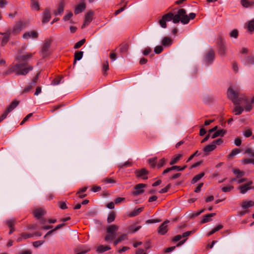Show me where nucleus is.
<instances>
[{"label":"nucleus","mask_w":254,"mask_h":254,"mask_svg":"<svg viewBox=\"0 0 254 254\" xmlns=\"http://www.w3.org/2000/svg\"><path fill=\"white\" fill-rule=\"evenodd\" d=\"M32 57V54L26 53L25 55H18L15 57L18 63L11 65L9 69L3 72L4 76L14 73L16 75H26L33 69V66L26 62Z\"/></svg>","instance_id":"nucleus-1"},{"label":"nucleus","mask_w":254,"mask_h":254,"mask_svg":"<svg viewBox=\"0 0 254 254\" xmlns=\"http://www.w3.org/2000/svg\"><path fill=\"white\" fill-rule=\"evenodd\" d=\"M162 17L166 22L172 20L174 23H178L181 21L183 24H186L189 22L186 10L183 8L179 9L175 15L170 12L164 14Z\"/></svg>","instance_id":"nucleus-2"},{"label":"nucleus","mask_w":254,"mask_h":254,"mask_svg":"<svg viewBox=\"0 0 254 254\" xmlns=\"http://www.w3.org/2000/svg\"><path fill=\"white\" fill-rule=\"evenodd\" d=\"M239 91L233 90L231 87L228 89V97L232 101L235 105H239L241 104L240 100L238 99Z\"/></svg>","instance_id":"nucleus-3"},{"label":"nucleus","mask_w":254,"mask_h":254,"mask_svg":"<svg viewBox=\"0 0 254 254\" xmlns=\"http://www.w3.org/2000/svg\"><path fill=\"white\" fill-rule=\"evenodd\" d=\"M215 59V53L213 50L210 49L205 55L204 61L207 64H211Z\"/></svg>","instance_id":"nucleus-4"},{"label":"nucleus","mask_w":254,"mask_h":254,"mask_svg":"<svg viewBox=\"0 0 254 254\" xmlns=\"http://www.w3.org/2000/svg\"><path fill=\"white\" fill-rule=\"evenodd\" d=\"M134 173L137 178H141L143 180H147L148 179L147 175L149 172L145 168L136 170L135 171Z\"/></svg>","instance_id":"nucleus-5"},{"label":"nucleus","mask_w":254,"mask_h":254,"mask_svg":"<svg viewBox=\"0 0 254 254\" xmlns=\"http://www.w3.org/2000/svg\"><path fill=\"white\" fill-rule=\"evenodd\" d=\"M218 54L221 56H224L226 54V47L224 44L222 38L220 37L217 42Z\"/></svg>","instance_id":"nucleus-6"},{"label":"nucleus","mask_w":254,"mask_h":254,"mask_svg":"<svg viewBox=\"0 0 254 254\" xmlns=\"http://www.w3.org/2000/svg\"><path fill=\"white\" fill-rule=\"evenodd\" d=\"M25 27V25L21 22L19 21L14 25L11 34L14 35L18 34Z\"/></svg>","instance_id":"nucleus-7"},{"label":"nucleus","mask_w":254,"mask_h":254,"mask_svg":"<svg viewBox=\"0 0 254 254\" xmlns=\"http://www.w3.org/2000/svg\"><path fill=\"white\" fill-rule=\"evenodd\" d=\"M51 42L50 40H47L43 45L41 53L43 57H46L49 55V50L50 47Z\"/></svg>","instance_id":"nucleus-8"},{"label":"nucleus","mask_w":254,"mask_h":254,"mask_svg":"<svg viewBox=\"0 0 254 254\" xmlns=\"http://www.w3.org/2000/svg\"><path fill=\"white\" fill-rule=\"evenodd\" d=\"M170 222L168 220L162 223L158 228V233L160 235H164L168 232L167 224Z\"/></svg>","instance_id":"nucleus-9"},{"label":"nucleus","mask_w":254,"mask_h":254,"mask_svg":"<svg viewBox=\"0 0 254 254\" xmlns=\"http://www.w3.org/2000/svg\"><path fill=\"white\" fill-rule=\"evenodd\" d=\"M146 187L144 184H138L134 187L135 191L132 192V194L136 196L144 192L143 188Z\"/></svg>","instance_id":"nucleus-10"},{"label":"nucleus","mask_w":254,"mask_h":254,"mask_svg":"<svg viewBox=\"0 0 254 254\" xmlns=\"http://www.w3.org/2000/svg\"><path fill=\"white\" fill-rule=\"evenodd\" d=\"M38 33L36 31H27L25 32L23 35L22 38L24 39H29V38H33L36 39L38 37Z\"/></svg>","instance_id":"nucleus-11"},{"label":"nucleus","mask_w":254,"mask_h":254,"mask_svg":"<svg viewBox=\"0 0 254 254\" xmlns=\"http://www.w3.org/2000/svg\"><path fill=\"white\" fill-rule=\"evenodd\" d=\"M51 16L49 10L46 9L42 13V22L43 24L48 22L51 19Z\"/></svg>","instance_id":"nucleus-12"},{"label":"nucleus","mask_w":254,"mask_h":254,"mask_svg":"<svg viewBox=\"0 0 254 254\" xmlns=\"http://www.w3.org/2000/svg\"><path fill=\"white\" fill-rule=\"evenodd\" d=\"M93 12L92 11H89L87 13L85 17V20L84 23L81 26L82 28H83L86 26L88 25L92 20Z\"/></svg>","instance_id":"nucleus-13"},{"label":"nucleus","mask_w":254,"mask_h":254,"mask_svg":"<svg viewBox=\"0 0 254 254\" xmlns=\"http://www.w3.org/2000/svg\"><path fill=\"white\" fill-rule=\"evenodd\" d=\"M253 184L252 181H250L244 185L240 186V192L241 193H245L248 190L254 189V187H251L250 186Z\"/></svg>","instance_id":"nucleus-14"},{"label":"nucleus","mask_w":254,"mask_h":254,"mask_svg":"<svg viewBox=\"0 0 254 254\" xmlns=\"http://www.w3.org/2000/svg\"><path fill=\"white\" fill-rule=\"evenodd\" d=\"M193 233V231H187L185 233H184L182 236V237L183 238H184L185 239L181 241H180L176 245V247H180L181 246H182L183 244H184L185 242L187 241V240L188 239V237L190 236L191 234Z\"/></svg>","instance_id":"nucleus-15"},{"label":"nucleus","mask_w":254,"mask_h":254,"mask_svg":"<svg viewBox=\"0 0 254 254\" xmlns=\"http://www.w3.org/2000/svg\"><path fill=\"white\" fill-rule=\"evenodd\" d=\"M64 0H62L59 3L57 9L54 11L55 15H58L61 14L64 11Z\"/></svg>","instance_id":"nucleus-16"},{"label":"nucleus","mask_w":254,"mask_h":254,"mask_svg":"<svg viewBox=\"0 0 254 254\" xmlns=\"http://www.w3.org/2000/svg\"><path fill=\"white\" fill-rule=\"evenodd\" d=\"M0 34L4 35L3 38L1 40V45L3 46L8 42L11 33L9 30H8L5 33H1Z\"/></svg>","instance_id":"nucleus-17"},{"label":"nucleus","mask_w":254,"mask_h":254,"mask_svg":"<svg viewBox=\"0 0 254 254\" xmlns=\"http://www.w3.org/2000/svg\"><path fill=\"white\" fill-rule=\"evenodd\" d=\"M33 237L32 234H28L26 233H22L20 234V236L17 239L16 241L18 243L21 242L23 239H27L28 238Z\"/></svg>","instance_id":"nucleus-18"},{"label":"nucleus","mask_w":254,"mask_h":254,"mask_svg":"<svg viewBox=\"0 0 254 254\" xmlns=\"http://www.w3.org/2000/svg\"><path fill=\"white\" fill-rule=\"evenodd\" d=\"M33 213L35 217L41 220L42 216L44 214V211L41 208H39L35 210Z\"/></svg>","instance_id":"nucleus-19"},{"label":"nucleus","mask_w":254,"mask_h":254,"mask_svg":"<svg viewBox=\"0 0 254 254\" xmlns=\"http://www.w3.org/2000/svg\"><path fill=\"white\" fill-rule=\"evenodd\" d=\"M216 213H210L205 215L201 221V223L203 224L211 221V217L215 216Z\"/></svg>","instance_id":"nucleus-20"},{"label":"nucleus","mask_w":254,"mask_h":254,"mask_svg":"<svg viewBox=\"0 0 254 254\" xmlns=\"http://www.w3.org/2000/svg\"><path fill=\"white\" fill-rule=\"evenodd\" d=\"M85 4L84 3L79 4L75 8V14H77L81 13L83 10H84L85 9Z\"/></svg>","instance_id":"nucleus-21"},{"label":"nucleus","mask_w":254,"mask_h":254,"mask_svg":"<svg viewBox=\"0 0 254 254\" xmlns=\"http://www.w3.org/2000/svg\"><path fill=\"white\" fill-rule=\"evenodd\" d=\"M118 226L116 225H112L107 228V232L108 234H116L118 230Z\"/></svg>","instance_id":"nucleus-22"},{"label":"nucleus","mask_w":254,"mask_h":254,"mask_svg":"<svg viewBox=\"0 0 254 254\" xmlns=\"http://www.w3.org/2000/svg\"><path fill=\"white\" fill-rule=\"evenodd\" d=\"M19 104V102L16 100L13 101L5 111L8 113L14 110Z\"/></svg>","instance_id":"nucleus-23"},{"label":"nucleus","mask_w":254,"mask_h":254,"mask_svg":"<svg viewBox=\"0 0 254 254\" xmlns=\"http://www.w3.org/2000/svg\"><path fill=\"white\" fill-rule=\"evenodd\" d=\"M226 133V131L223 129H219L214 132L211 136L212 138H215L218 136H223Z\"/></svg>","instance_id":"nucleus-24"},{"label":"nucleus","mask_w":254,"mask_h":254,"mask_svg":"<svg viewBox=\"0 0 254 254\" xmlns=\"http://www.w3.org/2000/svg\"><path fill=\"white\" fill-rule=\"evenodd\" d=\"M83 52L82 51H76L74 55V62L73 65H75L76 63V61L81 60L83 57Z\"/></svg>","instance_id":"nucleus-25"},{"label":"nucleus","mask_w":254,"mask_h":254,"mask_svg":"<svg viewBox=\"0 0 254 254\" xmlns=\"http://www.w3.org/2000/svg\"><path fill=\"white\" fill-rule=\"evenodd\" d=\"M162 44L165 47H168L172 45V41L170 38L168 37H165L162 39Z\"/></svg>","instance_id":"nucleus-26"},{"label":"nucleus","mask_w":254,"mask_h":254,"mask_svg":"<svg viewBox=\"0 0 254 254\" xmlns=\"http://www.w3.org/2000/svg\"><path fill=\"white\" fill-rule=\"evenodd\" d=\"M31 8L36 10L39 11L40 10V5L39 4V2L37 0H31Z\"/></svg>","instance_id":"nucleus-27"},{"label":"nucleus","mask_w":254,"mask_h":254,"mask_svg":"<svg viewBox=\"0 0 254 254\" xmlns=\"http://www.w3.org/2000/svg\"><path fill=\"white\" fill-rule=\"evenodd\" d=\"M254 206V202L253 201H245L242 203V207L243 209H247Z\"/></svg>","instance_id":"nucleus-28"},{"label":"nucleus","mask_w":254,"mask_h":254,"mask_svg":"<svg viewBox=\"0 0 254 254\" xmlns=\"http://www.w3.org/2000/svg\"><path fill=\"white\" fill-rule=\"evenodd\" d=\"M242 5L245 7H248L254 5V2L249 0H241Z\"/></svg>","instance_id":"nucleus-29"},{"label":"nucleus","mask_w":254,"mask_h":254,"mask_svg":"<svg viewBox=\"0 0 254 254\" xmlns=\"http://www.w3.org/2000/svg\"><path fill=\"white\" fill-rule=\"evenodd\" d=\"M129 45L127 43H122L120 45V51L121 53H125L127 52Z\"/></svg>","instance_id":"nucleus-30"},{"label":"nucleus","mask_w":254,"mask_h":254,"mask_svg":"<svg viewBox=\"0 0 254 254\" xmlns=\"http://www.w3.org/2000/svg\"><path fill=\"white\" fill-rule=\"evenodd\" d=\"M182 157V155L181 154H179L176 156H174L170 162V165H173L175 164L179 160H180Z\"/></svg>","instance_id":"nucleus-31"},{"label":"nucleus","mask_w":254,"mask_h":254,"mask_svg":"<svg viewBox=\"0 0 254 254\" xmlns=\"http://www.w3.org/2000/svg\"><path fill=\"white\" fill-rule=\"evenodd\" d=\"M216 148V146L215 144H209L203 148V151L205 153H207L214 150Z\"/></svg>","instance_id":"nucleus-32"},{"label":"nucleus","mask_w":254,"mask_h":254,"mask_svg":"<svg viewBox=\"0 0 254 254\" xmlns=\"http://www.w3.org/2000/svg\"><path fill=\"white\" fill-rule=\"evenodd\" d=\"M143 210V207H139L134 209L133 211L131 212L129 214V217H134L138 215Z\"/></svg>","instance_id":"nucleus-33"},{"label":"nucleus","mask_w":254,"mask_h":254,"mask_svg":"<svg viewBox=\"0 0 254 254\" xmlns=\"http://www.w3.org/2000/svg\"><path fill=\"white\" fill-rule=\"evenodd\" d=\"M110 249L111 248L109 246H104L103 245H101L97 248V252L99 253H102L110 250Z\"/></svg>","instance_id":"nucleus-34"},{"label":"nucleus","mask_w":254,"mask_h":254,"mask_svg":"<svg viewBox=\"0 0 254 254\" xmlns=\"http://www.w3.org/2000/svg\"><path fill=\"white\" fill-rule=\"evenodd\" d=\"M233 173L236 176L237 178H240L244 176L245 172L238 169H233Z\"/></svg>","instance_id":"nucleus-35"},{"label":"nucleus","mask_w":254,"mask_h":254,"mask_svg":"<svg viewBox=\"0 0 254 254\" xmlns=\"http://www.w3.org/2000/svg\"><path fill=\"white\" fill-rule=\"evenodd\" d=\"M204 175V173H201L198 175H195L192 179L191 183L194 184L199 180H200Z\"/></svg>","instance_id":"nucleus-36"},{"label":"nucleus","mask_w":254,"mask_h":254,"mask_svg":"<svg viewBox=\"0 0 254 254\" xmlns=\"http://www.w3.org/2000/svg\"><path fill=\"white\" fill-rule=\"evenodd\" d=\"M203 211H204V210L202 209V210H201L200 211H198L197 212L189 213L188 215V216L190 219L193 218L199 215L201 213H202L203 212Z\"/></svg>","instance_id":"nucleus-37"},{"label":"nucleus","mask_w":254,"mask_h":254,"mask_svg":"<svg viewBox=\"0 0 254 254\" xmlns=\"http://www.w3.org/2000/svg\"><path fill=\"white\" fill-rule=\"evenodd\" d=\"M243 111V108L240 106H236L233 110V112H235V114L236 115H239L241 114Z\"/></svg>","instance_id":"nucleus-38"},{"label":"nucleus","mask_w":254,"mask_h":254,"mask_svg":"<svg viewBox=\"0 0 254 254\" xmlns=\"http://www.w3.org/2000/svg\"><path fill=\"white\" fill-rule=\"evenodd\" d=\"M222 228H223V226L222 225H218L217 227H216L215 228L213 229L211 231H210L207 234V236H210V235L213 234L214 233H215L217 231H218L220 230V229H221Z\"/></svg>","instance_id":"nucleus-39"},{"label":"nucleus","mask_w":254,"mask_h":254,"mask_svg":"<svg viewBox=\"0 0 254 254\" xmlns=\"http://www.w3.org/2000/svg\"><path fill=\"white\" fill-rule=\"evenodd\" d=\"M248 29L251 32L254 31V19L249 21L248 24Z\"/></svg>","instance_id":"nucleus-40"},{"label":"nucleus","mask_w":254,"mask_h":254,"mask_svg":"<svg viewBox=\"0 0 254 254\" xmlns=\"http://www.w3.org/2000/svg\"><path fill=\"white\" fill-rule=\"evenodd\" d=\"M85 39H83L80 41H79L78 42H77V43H76L74 46V49H78L80 47H81L85 43Z\"/></svg>","instance_id":"nucleus-41"},{"label":"nucleus","mask_w":254,"mask_h":254,"mask_svg":"<svg viewBox=\"0 0 254 254\" xmlns=\"http://www.w3.org/2000/svg\"><path fill=\"white\" fill-rule=\"evenodd\" d=\"M243 164L246 165L249 164H253L254 165V158H245L242 160Z\"/></svg>","instance_id":"nucleus-42"},{"label":"nucleus","mask_w":254,"mask_h":254,"mask_svg":"<svg viewBox=\"0 0 254 254\" xmlns=\"http://www.w3.org/2000/svg\"><path fill=\"white\" fill-rule=\"evenodd\" d=\"M109 62L108 61H105L103 64L102 69L104 71L103 74L106 75V72L109 70Z\"/></svg>","instance_id":"nucleus-43"},{"label":"nucleus","mask_w":254,"mask_h":254,"mask_svg":"<svg viewBox=\"0 0 254 254\" xmlns=\"http://www.w3.org/2000/svg\"><path fill=\"white\" fill-rule=\"evenodd\" d=\"M115 219V214L114 212L110 213L107 218V222L108 223H110L113 222Z\"/></svg>","instance_id":"nucleus-44"},{"label":"nucleus","mask_w":254,"mask_h":254,"mask_svg":"<svg viewBox=\"0 0 254 254\" xmlns=\"http://www.w3.org/2000/svg\"><path fill=\"white\" fill-rule=\"evenodd\" d=\"M127 237V235L125 234L122 235L120 237H119L117 240H116L114 242V245L116 246L118 244L122 242V241L126 239Z\"/></svg>","instance_id":"nucleus-45"},{"label":"nucleus","mask_w":254,"mask_h":254,"mask_svg":"<svg viewBox=\"0 0 254 254\" xmlns=\"http://www.w3.org/2000/svg\"><path fill=\"white\" fill-rule=\"evenodd\" d=\"M240 150L238 148H235L232 150L231 153L229 154L228 157L233 158L234 156L239 154L240 152Z\"/></svg>","instance_id":"nucleus-46"},{"label":"nucleus","mask_w":254,"mask_h":254,"mask_svg":"<svg viewBox=\"0 0 254 254\" xmlns=\"http://www.w3.org/2000/svg\"><path fill=\"white\" fill-rule=\"evenodd\" d=\"M15 223V220L13 219L8 220L6 221V224L9 228L14 227Z\"/></svg>","instance_id":"nucleus-47"},{"label":"nucleus","mask_w":254,"mask_h":254,"mask_svg":"<svg viewBox=\"0 0 254 254\" xmlns=\"http://www.w3.org/2000/svg\"><path fill=\"white\" fill-rule=\"evenodd\" d=\"M116 234H108L105 238L106 241H109L114 240L116 238Z\"/></svg>","instance_id":"nucleus-48"},{"label":"nucleus","mask_w":254,"mask_h":254,"mask_svg":"<svg viewBox=\"0 0 254 254\" xmlns=\"http://www.w3.org/2000/svg\"><path fill=\"white\" fill-rule=\"evenodd\" d=\"M251 102H249L248 101H246L245 102V105L244 106L245 109L246 111L249 112L252 109V106Z\"/></svg>","instance_id":"nucleus-49"},{"label":"nucleus","mask_w":254,"mask_h":254,"mask_svg":"<svg viewBox=\"0 0 254 254\" xmlns=\"http://www.w3.org/2000/svg\"><path fill=\"white\" fill-rule=\"evenodd\" d=\"M230 36L232 38L237 39L238 36V31L235 29H233L229 34Z\"/></svg>","instance_id":"nucleus-50"},{"label":"nucleus","mask_w":254,"mask_h":254,"mask_svg":"<svg viewBox=\"0 0 254 254\" xmlns=\"http://www.w3.org/2000/svg\"><path fill=\"white\" fill-rule=\"evenodd\" d=\"M33 85L32 84V82H31L29 85H28L27 87H26L22 91V93H26L29 92L33 87Z\"/></svg>","instance_id":"nucleus-51"},{"label":"nucleus","mask_w":254,"mask_h":254,"mask_svg":"<svg viewBox=\"0 0 254 254\" xmlns=\"http://www.w3.org/2000/svg\"><path fill=\"white\" fill-rule=\"evenodd\" d=\"M157 157H153L148 159L149 164L152 167H154L156 165Z\"/></svg>","instance_id":"nucleus-52"},{"label":"nucleus","mask_w":254,"mask_h":254,"mask_svg":"<svg viewBox=\"0 0 254 254\" xmlns=\"http://www.w3.org/2000/svg\"><path fill=\"white\" fill-rule=\"evenodd\" d=\"M246 62L248 64H254V57L248 56L246 59Z\"/></svg>","instance_id":"nucleus-53"},{"label":"nucleus","mask_w":254,"mask_h":254,"mask_svg":"<svg viewBox=\"0 0 254 254\" xmlns=\"http://www.w3.org/2000/svg\"><path fill=\"white\" fill-rule=\"evenodd\" d=\"M245 153L248 154L250 156L254 157V155H253V154H254V149H253L252 148H247L245 150Z\"/></svg>","instance_id":"nucleus-54"},{"label":"nucleus","mask_w":254,"mask_h":254,"mask_svg":"<svg viewBox=\"0 0 254 254\" xmlns=\"http://www.w3.org/2000/svg\"><path fill=\"white\" fill-rule=\"evenodd\" d=\"M163 50L162 46H157L154 48V52L156 54H160Z\"/></svg>","instance_id":"nucleus-55"},{"label":"nucleus","mask_w":254,"mask_h":254,"mask_svg":"<svg viewBox=\"0 0 254 254\" xmlns=\"http://www.w3.org/2000/svg\"><path fill=\"white\" fill-rule=\"evenodd\" d=\"M159 23L161 27L163 28L167 27L166 21L163 19V17H162L161 19L159 21Z\"/></svg>","instance_id":"nucleus-56"},{"label":"nucleus","mask_w":254,"mask_h":254,"mask_svg":"<svg viewBox=\"0 0 254 254\" xmlns=\"http://www.w3.org/2000/svg\"><path fill=\"white\" fill-rule=\"evenodd\" d=\"M200 153L198 150L196 151L193 154L191 155L187 161V162H189L193 159L194 156H198L200 155Z\"/></svg>","instance_id":"nucleus-57"},{"label":"nucleus","mask_w":254,"mask_h":254,"mask_svg":"<svg viewBox=\"0 0 254 254\" xmlns=\"http://www.w3.org/2000/svg\"><path fill=\"white\" fill-rule=\"evenodd\" d=\"M32 115L33 114L32 113H30L29 114H28L23 119V120L21 122L20 124V125H23L26 122H27L28 121V120L32 116Z\"/></svg>","instance_id":"nucleus-58"},{"label":"nucleus","mask_w":254,"mask_h":254,"mask_svg":"<svg viewBox=\"0 0 254 254\" xmlns=\"http://www.w3.org/2000/svg\"><path fill=\"white\" fill-rule=\"evenodd\" d=\"M59 207L62 209H65L67 208L66 203L64 201H60L58 202Z\"/></svg>","instance_id":"nucleus-59"},{"label":"nucleus","mask_w":254,"mask_h":254,"mask_svg":"<svg viewBox=\"0 0 254 254\" xmlns=\"http://www.w3.org/2000/svg\"><path fill=\"white\" fill-rule=\"evenodd\" d=\"M234 188L233 186L224 187L222 188V191L224 192L230 191Z\"/></svg>","instance_id":"nucleus-60"},{"label":"nucleus","mask_w":254,"mask_h":254,"mask_svg":"<svg viewBox=\"0 0 254 254\" xmlns=\"http://www.w3.org/2000/svg\"><path fill=\"white\" fill-rule=\"evenodd\" d=\"M170 187H171V184H169L164 188L161 189L159 192L160 193H163L167 192L168 191V190Z\"/></svg>","instance_id":"nucleus-61"},{"label":"nucleus","mask_w":254,"mask_h":254,"mask_svg":"<svg viewBox=\"0 0 254 254\" xmlns=\"http://www.w3.org/2000/svg\"><path fill=\"white\" fill-rule=\"evenodd\" d=\"M165 163H166L165 159L164 158H162L161 160H159V161L157 164L158 168H160L162 167L165 164Z\"/></svg>","instance_id":"nucleus-62"},{"label":"nucleus","mask_w":254,"mask_h":254,"mask_svg":"<svg viewBox=\"0 0 254 254\" xmlns=\"http://www.w3.org/2000/svg\"><path fill=\"white\" fill-rule=\"evenodd\" d=\"M45 242L44 241H37L33 243V245L34 247L37 248L42 245Z\"/></svg>","instance_id":"nucleus-63"},{"label":"nucleus","mask_w":254,"mask_h":254,"mask_svg":"<svg viewBox=\"0 0 254 254\" xmlns=\"http://www.w3.org/2000/svg\"><path fill=\"white\" fill-rule=\"evenodd\" d=\"M252 131L249 129H247L245 131L243 132V135L246 137H249L251 136L252 135Z\"/></svg>","instance_id":"nucleus-64"}]
</instances>
